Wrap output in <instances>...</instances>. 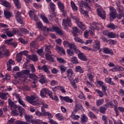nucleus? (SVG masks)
Wrapping results in <instances>:
<instances>
[{"label":"nucleus","instance_id":"2","mask_svg":"<svg viewBox=\"0 0 124 124\" xmlns=\"http://www.w3.org/2000/svg\"><path fill=\"white\" fill-rule=\"evenodd\" d=\"M67 78L69 80L71 85L73 87L74 90H77V84L73 81V75H74V73L73 70L71 69H69L67 70Z\"/></svg>","mask_w":124,"mask_h":124},{"label":"nucleus","instance_id":"61","mask_svg":"<svg viewBox=\"0 0 124 124\" xmlns=\"http://www.w3.org/2000/svg\"><path fill=\"white\" fill-rule=\"evenodd\" d=\"M41 18H42V19L43 20L44 22L45 23H48L49 21H48V18H47V17H46V16L43 15H41Z\"/></svg>","mask_w":124,"mask_h":124},{"label":"nucleus","instance_id":"11","mask_svg":"<svg viewBox=\"0 0 124 124\" xmlns=\"http://www.w3.org/2000/svg\"><path fill=\"white\" fill-rule=\"evenodd\" d=\"M117 10L119 14H118L116 16V18H117V19H119V20H121V19H122L123 17H124V7H123V6H118Z\"/></svg>","mask_w":124,"mask_h":124},{"label":"nucleus","instance_id":"8","mask_svg":"<svg viewBox=\"0 0 124 124\" xmlns=\"http://www.w3.org/2000/svg\"><path fill=\"white\" fill-rule=\"evenodd\" d=\"M26 100L30 104H32V105L35 106L37 104L36 101L35 100V96L33 95H31V96H27L26 97Z\"/></svg>","mask_w":124,"mask_h":124},{"label":"nucleus","instance_id":"13","mask_svg":"<svg viewBox=\"0 0 124 124\" xmlns=\"http://www.w3.org/2000/svg\"><path fill=\"white\" fill-rule=\"evenodd\" d=\"M60 98L61 101H65V102H67L68 103H72L73 102V100L71 99L70 97L68 96H60Z\"/></svg>","mask_w":124,"mask_h":124},{"label":"nucleus","instance_id":"21","mask_svg":"<svg viewBox=\"0 0 124 124\" xmlns=\"http://www.w3.org/2000/svg\"><path fill=\"white\" fill-rule=\"evenodd\" d=\"M30 70H23L21 72L17 73V76H22V75H28L30 74Z\"/></svg>","mask_w":124,"mask_h":124},{"label":"nucleus","instance_id":"6","mask_svg":"<svg viewBox=\"0 0 124 124\" xmlns=\"http://www.w3.org/2000/svg\"><path fill=\"white\" fill-rule=\"evenodd\" d=\"M96 12L98 16L100 17L103 20L106 19V12L101 8H98L96 9Z\"/></svg>","mask_w":124,"mask_h":124},{"label":"nucleus","instance_id":"39","mask_svg":"<svg viewBox=\"0 0 124 124\" xmlns=\"http://www.w3.org/2000/svg\"><path fill=\"white\" fill-rule=\"evenodd\" d=\"M49 7L51 11L52 12H55V10H56V4H55L54 2H51L49 4Z\"/></svg>","mask_w":124,"mask_h":124},{"label":"nucleus","instance_id":"20","mask_svg":"<svg viewBox=\"0 0 124 124\" xmlns=\"http://www.w3.org/2000/svg\"><path fill=\"white\" fill-rule=\"evenodd\" d=\"M78 57L79 60L81 61H83V62H87V61H88L87 57H86L85 55L82 52H80L78 54Z\"/></svg>","mask_w":124,"mask_h":124},{"label":"nucleus","instance_id":"19","mask_svg":"<svg viewBox=\"0 0 124 124\" xmlns=\"http://www.w3.org/2000/svg\"><path fill=\"white\" fill-rule=\"evenodd\" d=\"M40 70H43L47 74H50V71L46 65H43L42 67H39Z\"/></svg>","mask_w":124,"mask_h":124},{"label":"nucleus","instance_id":"26","mask_svg":"<svg viewBox=\"0 0 124 124\" xmlns=\"http://www.w3.org/2000/svg\"><path fill=\"white\" fill-rule=\"evenodd\" d=\"M83 109V108L82 107V105L77 104L75 105V108L74 109V112L75 113H77L78 111H80V110H82Z\"/></svg>","mask_w":124,"mask_h":124},{"label":"nucleus","instance_id":"42","mask_svg":"<svg viewBox=\"0 0 124 124\" xmlns=\"http://www.w3.org/2000/svg\"><path fill=\"white\" fill-rule=\"evenodd\" d=\"M5 49V46H2L0 47V59H2L3 58V51Z\"/></svg>","mask_w":124,"mask_h":124},{"label":"nucleus","instance_id":"63","mask_svg":"<svg viewBox=\"0 0 124 124\" xmlns=\"http://www.w3.org/2000/svg\"><path fill=\"white\" fill-rule=\"evenodd\" d=\"M14 124H28L27 122L21 121L20 120L16 121Z\"/></svg>","mask_w":124,"mask_h":124},{"label":"nucleus","instance_id":"22","mask_svg":"<svg viewBox=\"0 0 124 124\" xmlns=\"http://www.w3.org/2000/svg\"><path fill=\"white\" fill-rule=\"evenodd\" d=\"M88 117L85 114H83L82 117L80 119V123L82 124H86L88 123Z\"/></svg>","mask_w":124,"mask_h":124},{"label":"nucleus","instance_id":"47","mask_svg":"<svg viewBox=\"0 0 124 124\" xmlns=\"http://www.w3.org/2000/svg\"><path fill=\"white\" fill-rule=\"evenodd\" d=\"M101 88L103 93H104L105 95H107V93L106 92V91H108L107 86L104 85Z\"/></svg>","mask_w":124,"mask_h":124},{"label":"nucleus","instance_id":"1","mask_svg":"<svg viewBox=\"0 0 124 124\" xmlns=\"http://www.w3.org/2000/svg\"><path fill=\"white\" fill-rule=\"evenodd\" d=\"M67 78L69 80L71 85L73 87L74 90H77V84L73 81V75H74V73L73 70L71 69H69L67 70Z\"/></svg>","mask_w":124,"mask_h":124},{"label":"nucleus","instance_id":"58","mask_svg":"<svg viewBox=\"0 0 124 124\" xmlns=\"http://www.w3.org/2000/svg\"><path fill=\"white\" fill-rule=\"evenodd\" d=\"M79 7L80 8V10H83L84 9V7L85 5V3H84V1L81 0L79 3Z\"/></svg>","mask_w":124,"mask_h":124},{"label":"nucleus","instance_id":"36","mask_svg":"<svg viewBox=\"0 0 124 124\" xmlns=\"http://www.w3.org/2000/svg\"><path fill=\"white\" fill-rule=\"evenodd\" d=\"M71 6L73 11H77V10H78V7H77V6H76V4H75V3H74V1H71Z\"/></svg>","mask_w":124,"mask_h":124},{"label":"nucleus","instance_id":"37","mask_svg":"<svg viewBox=\"0 0 124 124\" xmlns=\"http://www.w3.org/2000/svg\"><path fill=\"white\" fill-rule=\"evenodd\" d=\"M117 36L118 35H117V34H116L115 33H114L113 32H110L108 34V38H116V37H117Z\"/></svg>","mask_w":124,"mask_h":124},{"label":"nucleus","instance_id":"46","mask_svg":"<svg viewBox=\"0 0 124 124\" xmlns=\"http://www.w3.org/2000/svg\"><path fill=\"white\" fill-rule=\"evenodd\" d=\"M4 53H3V57H9L10 56V52H9V50L4 49V50L3 51Z\"/></svg>","mask_w":124,"mask_h":124},{"label":"nucleus","instance_id":"18","mask_svg":"<svg viewBox=\"0 0 124 124\" xmlns=\"http://www.w3.org/2000/svg\"><path fill=\"white\" fill-rule=\"evenodd\" d=\"M46 56V59L47 61H49V62H54V55H51V54H49V53H46L45 54Z\"/></svg>","mask_w":124,"mask_h":124},{"label":"nucleus","instance_id":"49","mask_svg":"<svg viewBox=\"0 0 124 124\" xmlns=\"http://www.w3.org/2000/svg\"><path fill=\"white\" fill-rule=\"evenodd\" d=\"M1 4L3 5V6H5V7H10L11 6L10 3L6 0L3 1Z\"/></svg>","mask_w":124,"mask_h":124},{"label":"nucleus","instance_id":"4","mask_svg":"<svg viewBox=\"0 0 124 124\" xmlns=\"http://www.w3.org/2000/svg\"><path fill=\"white\" fill-rule=\"evenodd\" d=\"M8 103L10 107H11L12 109H18V111L20 112V117H22V116H23V112H24V109L22 108V107H18L17 105L14 104V102L12 101H9Z\"/></svg>","mask_w":124,"mask_h":124},{"label":"nucleus","instance_id":"16","mask_svg":"<svg viewBox=\"0 0 124 124\" xmlns=\"http://www.w3.org/2000/svg\"><path fill=\"white\" fill-rule=\"evenodd\" d=\"M103 53L104 54H108V55H111V56H113V55H114V52H113V50L108 47H104L103 49Z\"/></svg>","mask_w":124,"mask_h":124},{"label":"nucleus","instance_id":"43","mask_svg":"<svg viewBox=\"0 0 124 124\" xmlns=\"http://www.w3.org/2000/svg\"><path fill=\"white\" fill-rule=\"evenodd\" d=\"M88 117L90 118V119H97V117H96V115L94 114L93 112L89 111L88 113Z\"/></svg>","mask_w":124,"mask_h":124},{"label":"nucleus","instance_id":"41","mask_svg":"<svg viewBox=\"0 0 124 124\" xmlns=\"http://www.w3.org/2000/svg\"><path fill=\"white\" fill-rule=\"evenodd\" d=\"M13 1L16 7L18 9H21V3H20L19 0H13Z\"/></svg>","mask_w":124,"mask_h":124},{"label":"nucleus","instance_id":"33","mask_svg":"<svg viewBox=\"0 0 124 124\" xmlns=\"http://www.w3.org/2000/svg\"><path fill=\"white\" fill-rule=\"evenodd\" d=\"M95 29L94 28V27L93 26V25H90V27H89V33L90 34H91V35H94V31H95Z\"/></svg>","mask_w":124,"mask_h":124},{"label":"nucleus","instance_id":"62","mask_svg":"<svg viewBox=\"0 0 124 124\" xmlns=\"http://www.w3.org/2000/svg\"><path fill=\"white\" fill-rule=\"evenodd\" d=\"M102 121L104 122V124H108V119L105 115L102 116Z\"/></svg>","mask_w":124,"mask_h":124},{"label":"nucleus","instance_id":"10","mask_svg":"<svg viewBox=\"0 0 124 124\" xmlns=\"http://www.w3.org/2000/svg\"><path fill=\"white\" fill-rule=\"evenodd\" d=\"M109 18L110 20H114L117 18V11L113 7H111L109 8Z\"/></svg>","mask_w":124,"mask_h":124},{"label":"nucleus","instance_id":"12","mask_svg":"<svg viewBox=\"0 0 124 124\" xmlns=\"http://www.w3.org/2000/svg\"><path fill=\"white\" fill-rule=\"evenodd\" d=\"M16 19L20 25H24V21H23V17L21 16V12L17 11L16 15Z\"/></svg>","mask_w":124,"mask_h":124},{"label":"nucleus","instance_id":"40","mask_svg":"<svg viewBox=\"0 0 124 124\" xmlns=\"http://www.w3.org/2000/svg\"><path fill=\"white\" fill-rule=\"evenodd\" d=\"M59 68L61 70V74H62L63 73H64L65 71H66V70L67 69V67L61 65L59 66Z\"/></svg>","mask_w":124,"mask_h":124},{"label":"nucleus","instance_id":"45","mask_svg":"<svg viewBox=\"0 0 124 124\" xmlns=\"http://www.w3.org/2000/svg\"><path fill=\"white\" fill-rule=\"evenodd\" d=\"M39 82L41 84H42V85L45 84V83H46V78L45 77L44 75H42V77L39 80Z\"/></svg>","mask_w":124,"mask_h":124},{"label":"nucleus","instance_id":"54","mask_svg":"<svg viewBox=\"0 0 124 124\" xmlns=\"http://www.w3.org/2000/svg\"><path fill=\"white\" fill-rule=\"evenodd\" d=\"M18 40L19 41V42H20V43H22V44H24V45H26V44H27V43H28V42L27 41L25 40L22 37L19 38Z\"/></svg>","mask_w":124,"mask_h":124},{"label":"nucleus","instance_id":"23","mask_svg":"<svg viewBox=\"0 0 124 124\" xmlns=\"http://www.w3.org/2000/svg\"><path fill=\"white\" fill-rule=\"evenodd\" d=\"M111 71L113 72H117V71H124V68L122 66H117L114 68H112L110 69Z\"/></svg>","mask_w":124,"mask_h":124},{"label":"nucleus","instance_id":"44","mask_svg":"<svg viewBox=\"0 0 124 124\" xmlns=\"http://www.w3.org/2000/svg\"><path fill=\"white\" fill-rule=\"evenodd\" d=\"M56 118H57L58 121H62L63 120V116L61 113H57L55 115Z\"/></svg>","mask_w":124,"mask_h":124},{"label":"nucleus","instance_id":"56","mask_svg":"<svg viewBox=\"0 0 124 124\" xmlns=\"http://www.w3.org/2000/svg\"><path fill=\"white\" fill-rule=\"evenodd\" d=\"M44 116H48V119H51V118H53V115L51 114V113L47 111L44 112Z\"/></svg>","mask_w":124,"mask_h":124},{"label":"nucleus","instance_id":"31","mask_svg":"<svg viewBox=\"0 0 124 124\" xmlns=\"http://www.w3.org/2000/svg\"><path fill=\"white\" fill-rule=\"evenodd\" d=\"M75 71L78 73H84V69L80 66H76Z\"/></svg>","mask_w":124,"mask_h":124},{"label":"nucleus","instance_id":"15","mask_svg":"<svg viewBox=\"0 0 124 124\" xmlns=\"http://www.w3.org/2000/svg\"><path fill=\"white\" fill-rule=\"evenodd\" d=\"M100 49V42L99 41L95 42L93 45V51L97 52Z\"/></svg>","mask_w":124,"mask_h":124},{"label":"nucleus","instance_id":"60","mask_svg":"<svg viewBox=\"0 0 124 124\" xmlns=\"http://www.w3.org/2000/svg\"><path fill=\"white\" fill-rule=\"evenodd\" d=\"M33 6L36 8V9H39L42 7V5L40 4H37L36 3H33Z\"/></svg>","mask_w":124,"mask_h":124},{"label":"nucleus","instance_id":"34","mask_svg":"<svg viewBox=\"0 0 124 124\" xmlns=\"http://www.w3.org/2000/svg\"><path fill=\"white\" fill-rule=\"evenodd\" d=\"M30 124H42V121L39 120L38 119H33V118H32V119Z\"/></svg>","mask_w":124,"mask_h":124},{"label":"nucleus","instance_id":"50","mask_svg":"<svg viewBox=\"0 0 124 124\" xmlns=\"http://www.w3.org/2000/svg\"><path fill=\"white\" fill-rule=\"evenodd\" d=\"M12 115L13 116H18L19 115V113L17 110V108H13L12 110Z\"/></svg>","mask_w":124,"mask_h":124},{"label":"nucleus","instance_id":"59","mask_svg":"<svg viewBox=\"0 0 124 124\" xmlns=\"http://www.w3.org/2000/svg\"><path fill=\"white\" fill-rule=\"evenodd\" d=\"M28 13L29 14V16L31 19V18H32L33 16H34L35 15V13H34V11H32V10H30L28 12Z\"/></svg>","mask_w":124,"mask_h":124},{"label":"nucleus","instance_id":"51","mask_svg":"<svg viewBox=\"0 0 124 124\" xmlns=\"http://www.w3.org/2000/svg\"><path fill=\"white\" fill-rule=\"evenodd\" d=\"M20 31L24 34H30V31H28V30L27 29H25L24 28H21Z\"/></svg>","mask_w":124,"mask_h":124},{"label":"nucleus","instance_id":"27","mask_svg":"<svg viewBox=\"0 0 124 124\" xmlns=\"http://www.w3.org/2000/svg\"><path fill=\"white\" fill-rule=\"evenodd\" d=\"M4 15L6 19H9L12 16V13L9 12V11H5L4 12Z\"/></svg>","mask_w":124,"mask_h":124},{"label":"nucleus","instance_id":"7","mask_svg":"<svg viewBox=\"0 0 124 124\" xmlns=\"http://www.w3.org/2000/svg\"><path fill=\"white\" fill-rule=\"evenodd\" d=\"M62 26L65 29H67L69 27L72 26V23H71V18L67 17L66 19H63L62 21Z\"/></svg>","mask_w":124,"mask_h":124},{"label":"nucleus","instance_id":"14","mask_svg":"<svg viewBox=\"0 0 124 124\" xmlns=\"http://www.w3.org/2000/svg\"><path fill=\"white\" fill-rule=\"evenodd\" d=\"M13 41V39H8L5 41V43L8 45H11V46L16 48L18 46V44L16 42H12Z\"/></svg>","mask_w":124,"mask_h":124},{"label":"nucleus","instance_id":"9","mask_svg":"<svg viewBox=\"0 0 124 124\" xmlns=\"http://www.w3.org/2000/svg\"><path fill=\"white\" fill-rule=\"evenodd\" d=\"M71 18L74 20V21H76V24H77L78 27L82 31L86 30V25L83 24V22L78 21V18L77 17L71 16Z\"/></svg>","mask_w":124,"mask_h":124},{"label":"nucleus","instance_id":"5","mask_svg":"<svg viewBox=\"0 0 124 124\" xmlns=\"http://www.w3.org/2000/svg\"><path fill=\"white\" fill-rule=\"evenodd\" d=\"M52 92L47 88H43L40 92V95L42 97H46V95L47 94L49 97L52 98Z\"/></svg>","mask_w":124,"mask_h":124},{"label":"nucleus","instance_id":"57","mask_svg":"<svg viewBox=\"0 0 124 124\" xmlns=\"http://www.w3.org/2000/svg\"><path fill=\"white\" fill-rule=\"evenodd\" d=\"M69 47L70 49H73V50H74L77 46H76V45H75V43L72 42V43H70Z\"/></svg>","mask_w":124,"mask_h":124},{"label":"nucleus","instance_id":"24","mask_svg":"<svg viewBox=\"0 0 124 124\" xmlns=\"http://www.w3.org/2000/svg\"><path fill=\"white\" fill-rule=\"evenodd\" d=\"M27 58L29 59V60H31V61H32V62H37L38 61V59L37 58V56L35 55H28L27 56Z\"/></svg>","mask_w":124,"mask_h":124},{"label":"nucleus","instance_id":"53","mask_svg":"<svg viewBox=\"0 0 124 124\" xmlns=\"http://www.w3.org/2000/svg\"><path fill=\"white\" fill-rule=\"evenodd\" d=\"M106 110H107V108H106L104 107H100V113H101V114H105V112H106Z\"/></svg>","mask_w":124,"mask_h":124},{"label":"nucleus","instance_id":"17","mask_svg":"<svg viewBox=\"0 0 124 124\" xmlns=\"http://www.w3.org/2000/svg\"><path fill=\"white\" fill-rule=\"evenodd\" d=\"M80 32H81V30H80L79 29H78V28H77V27L73 28V31L72 32L73 36H78V35H79V33H80Z\"/></svg>","mask_w":124,"mask_h":124},{"label":"nucleus","instance_id":"55","mask_svg":"<svg viewBox=\"0 0 124 124\" xmlns=\"http://www.w3.org/2000/svg\"><path fill=\"white\" fill-rule=\"evenodd\" d=\"M6 35L8 36V37H12L14 36V34L12 32V31H6Z\"/></svg>","mask_w":124,"mask_h":124},{"label":"nucleus","instance_id":"30","mask_svg":"<svg viewBox=\"0 0 124 124\" xmlns=\"http://www.w3.org/2000/svg\"><path fill=\"white\" fill-rule=\"evenodd\" d=\"M29 78L34 80V81H37L39 78L35 74H29Z\"/></svg>","mask_w":124,"mask_h":124},{"label":"nucleus","instance_id":"29","mask_svg":"<svg viewBox=\"0 0 124 124\" xmlns=\"http://www.w3.org/2000/svg\"><path fill=\"white\" fill-rule=\"evenodd\" d=\"M57 5H58L60 10H61V11L64 10V8L65 7L64 6V4L63 3H62V2L58 1L57 2Z\"/></svg>","mask_w":124,"mask_h":124},{"label":"nucleus","instance_id":"28","mask_svg":"<svg viewBox=\"0 0 124 124\" xmlns=\"http://www.w3.org/2000/svg\"><path fill=\"white\" fill-rule=\"evenodd\" d=\"M53 49V46L51 45H48L46 46L45 51L47 53V54H52V52H51V50Z\"/></svg>","mask_w":124,"mask_h":124},{"label":"nucleus","instance_id":"25","mask_svg":"<svg viewBox=\"0 0 124 124\" xmlns=\"http://www.w3.org/2000/svg\"><path fill=\"white\" fill-rule=\"evenodd\" d=\"M24 117L25 118L26 121L28 123H31V121L32 120V119H33V117H32V115H28L27 114H25L24 115Z\"/></svg>","mask_w":124,"mask_h":124},{"label":"nucleus","instance_id":"32","mask_svg":"<svg viewBox=\"0 0 124 124\" xmlns=\"http://www.w3.org/2000/svg\"><path fill=\"white\" fill-rule=\"evenodd\" d=\"M103 102H104V99L102 98L101 99H97L96 101V105L98 107H99L100 105H102V104H103Z\"/></svg>","mask_w":124,"mask_h":124},{"label":"nucleus","instance_id":"48","mask_svg":"<svg viewBox=\"0 0 124 124\" xmlns=\"http://www.w3.org/2000/svg\"><path fill=\"white\" fill-rule=\"evenodd\" d=\"M107 28H108V29H111V30H115L116 26H115V24L113 23H110L107 25Z\"/></svg>","mask_w":124,"mask_h":124},{"label":"nucleus","instance_id":"64","mask_svg":"<svg viewBox=\"0 0 124 124\" xmlns=\"http://www.w3.org/2000/svg\"><path fill=\"white\" fill-rule=\"evenodd\" d=\"M15 119L11 118L7 122V124H14L15 123Z\"/></svg>","mask_w":124,"mask_h":124},{"label":"nucleus","instance_id":"35","mask_svg":"<svg viewBox=\"0 0 124 124\" xmlns=\"http://www.w3.org/2000/svg\"><path fill=\"white\" fill-rule=\"evenodd\" d=\"M23 58V55L22 54L19 52V53L17 54L16 56V59L17 62H20L22 61V59Z\"/></svg>","mask_w":124,"mask_h":124},{"label":"nucleus","instance_id":"52","mask_svg":"<svg viewBox=\"0 0 124 124\" xmlns=\"http://www.w3.org/2000/svg\"><path fill=\"white\" fill-rule=\"evenodd\" d=\"M58 88H59V89L62 93H66V91H65L64 87L60 85L58 86Z\"/></svg>","mask_w":124,"mask_h":124},{"label":"nucleus","instance_id":"3","mask_svg":"<svg viewBox=\"0 0 124 124\" xmlns=\"http://www.w3.org/2000/svg\"><path fill=\"white\" fill-rule=\"evenodd\" d=\"M42 30H43L44 31H55V32H57V33L60 35H62V33H63L60 28L55 26H53L52 28H47L46 27H44L42 28Z\"/></svg>","mask_w":124,"mask_h":124},{"label":"nucleus","instance_id":"38","mask_svg":"<svg viewBox=\"0 0 124 124\" xmlns=\"http://www.w3.org/2000/svg\"><path fill=\"white\" fill-rule=\"evenodd\" d=\"M74 40L76 42H78L79 43H81V44H84L85 42H84V41L83 40L81 39L80 37H78V36H74Z\"/></svg>","mask_w":124,"mask_h":124}]
</instances>
